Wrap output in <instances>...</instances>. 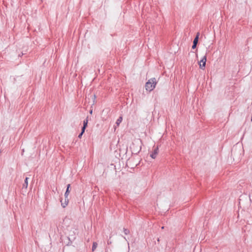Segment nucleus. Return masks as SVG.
Wrapping results in <instances>:
<instances>
[{
  "label": "nucleus",
  "mask_w": 252,
  "mask_h": 252,
  "mask_svg": "<svg viewBox=\"0 0 252 252\" xmlns=\"http://www.w3.org/2000/svg\"><path fill=\"white\" fill-rule=\"evenodd\" d=\"M64 201L63 202V198H61L60 200V202H61L62 206L63 208H65L68 204L69 199H68V196H64Z\"/></svg>",
  "instance_id": "nucleus-5"
},
{
  "label": "nucleus",
  "mask_w": 252,
  "mask_h": 252,
  "mask_svg": "<svg viewBox=\"0 0 252 252\" xmlns=\"http://www.w3.org/2000/svg\"><path fill=\"white\" fill-rule=\"evenodd\" d=\"M141 147H139V149H137V150H135V152H136V154H137L141 151Z\"/></svg>",
  "instance_id": "nucleus-15"
},
{
  "label": "nucleus",
  "mask_w": 252,
  "mask_h": 252,
  "mask_svg": "<svg viewBox=\"0 0 252 252\" xmlns=\"http://www.w3.org/2000/svg\"><path fill=\"white\" fill-rule=\"evenodd\" d=\"M123 231L126 235L128 234L130 232L128 229L125 228H123Z\"/></svg>",
  "instance_id": "nucleus-12"
},
{
  "label": "nucleus",
  "mask_w": 252,
  "mask_h": 252,
  "mask_svg": "<svg viewBox=\"0 0 252 252\" xmlns=\"http://www.w3.org/2000/svg\"><path fill=\"white\" fill-rule=\"evenodd\" d=\"M242 152V149L240 146H234L231 150V156L232 157L234 160L236 158L237 160H239L240 158Z\"/></svg>",
  "instance_id": "nucleus-1"
},
{
  "label": "nucleus",
  "mask_w": 252,
  "mask_h": 252,
  "mask_svg": "<svg viewBox=\"0 0 252 252\" xmlns=\"http://www.w3.org/2000/svg\"><path fill=\"white\" fill-rule=\"evenodd\" d=\"M88 117L83 121V126L87 127L88 126Z\"/></svg>",
  "instance_id": "nucleus-11"
},
{
  "label": "nucleus",
  "mask_w": 252,
  "mask_h": 252,
  "mask_svg": "<svg viewBox=\"0 0 252 252\" xmlns=\"http://www.w3.org/2000/svg\"><path fill=\"white\" fill-rule=\"evenodd\" d=\"M86 127H86V126H83L82 127V129H81V132H82V133H84V132H85V129L86 128Z\"/></svg>",
  "instance_id": "nucleus-13"
},
{
  "label": "nucleus",
  "mask_w": 252,
  "mask_h": 252,
  "mask_svg": "<svg viewBox=\"0 0 252 252\" xmlns=\"http://www.w3.org/2000/svg\"><path fill=\"white\" fill-rule=\"evenodd\" d=\"M107 243H108V245H110V244L112 243V242H111V241H108L107 242Z\"/></svg>",
  "instance_id": "nucleus-18"
},
{
  "label": "nucleus",
  "mask_w": 252,
  "mask_h": 252,
  "mask_svg": "<svg viewBox=\"0 0 252 252\" xmlns=\"http://www.w3.org/2000/svg\"><path fill=\"white\" fill-rule=\"evenodd\" d=\"M86 127H86V126H83L82 127V129H81V132H82V133H84V132H85V129L86 128Z\"/></svg>",
  "instance_id": "nucleus-14"
},
{
  "label": "nucleus",
  "mask_w": 252,
  "mask_h": 252,
  "mask_svg": "<svg viewBox=\"0 0 252 252\" xmlns=\"http://www.w3.org/2000/svg\"><path fill=\"white\" fill-rule=\"evenodd\" d=\"M161 228H162V229H163V228H164V226H162V227H161Z\"/></svg>",
  "instance_id": "nucleus-22"
},
{
  "label": "nucleus",
  "mask_w": 252,
  "mask_h": 252,
  "mask_svg": "<svg viewBox=\"0 0 252 252\" xmlns=\"http://www.w3.org/2000/svg\"><path fill=\"white\" fill-rule=\"evenodd\" d=\"M196 46H197L196 44L193 43V45H192V49H195L196 48Z\"/></svg>",
  "instance_id": "nucleus-16"
},
{
  "label": "nucleus",
  "mask_w": 252,
  "mask_h": 252,
  "mask_svg": "<svg viewBox=\"0 0 252 252\" xmlns=\"http://www.w3.org/2000/svg\"><path fill=\"white\" fill-rule=\"evenodd\" d=\"M199 35H200V33L199 32H198L196 33V34L195 35V38L193 39V44H196V45L197 44L198 42V39H199Z\"/></svg>",
  "instance_id": "nucleus-7"
},
{
  "label": "nucleus",
  "mask_w": 252,
  "mask_h": 252,
  "mask_svg": "<svg viewBox=\"0 0 252 252\" xmlns=\"http://www.w3.org/2000/svg\"><path fill=\"white\" fill-rule=\"evenodd\" d=\"M92 113H93V110H91L90 111V114H92Z\"/></svg>",
  "instance_id": "nucleus-19"
},
{
  "label": "nucleus",
  "mask_w": 252,
  "mask_h": 252,
  "mask_svg": "<svg viewBox=\"0 0 252 252\" xmlns=\"http://www.w3.org/2000/svg\"><path fill=\"white\" fill-rule=\"evenodd\" d=\"M83 134V133L81 132L78 135V138H81Z\"/></svg>",
  "instance_id": "nucleus-17"
},
{
  "label": "nucleus",
  "mask_w": 252,
  "mask_h": 252,
  "mask_svg": "<svg viewBox=\"0 0 252 252\" xmlns=\"http://www.w3.org/2000/svg\"><path fill=\"white\" fill-rule=\"evenodd\" d=\"M28 179H29L28 177H26L25 181H24V183L23 185V189L25 188L26 189L27 188L28 185Z\"/></svg>",
  "instance_id": "nucleus-8"
},
{
  "label": "nucleus",
  "mask_w": 252,
  "mask_h": 252,
  "mask_svg": "<svg viewBox=\"0 0 252 252\" xmlns=\"http://www.w3.org/2000/svg\"><path fill=\"white\" fill-rule=\"evenodd\" d=\"M132 146H133V147L134 146V143H133Z\"/></svg>",
  "instance_id": "nucleus-20"
},
{
  "label": "nucleus",
  "mask_w": 252,
  "mask_h": 252,
  "mask_svg": "<svg viewBox=\"0 0 252 252\" xmlns=\"http://www.w3.org/2000/svg\"><path fill=\"white\" fill-rule=\"evenodd\" d=\"M207 61V57L206 56H204L203 58L200 61L199 64V67L201 69H204L205 66H206V63Z\"/></svg>",
  "instance_id": "nucleus-3"
},
{
  "label": "nucleus",
  "mask_w": 252,
  "mask_h": 252,
  "mask_svg": "<svg viewBox=\"0 0 252 252\" xmlns=\"http://www.w3.org/2000/svg\"><path fill=\"white\" fill-rule=\"evenodd\" d=\"M158 147H157L154 148L153 152L150 155V157L152 158L155 159L156 158L157 155H158Z\"/></svg>",
  "instance_id": "nucleus-4"
},
{
  "label": "nucleus",
  "mask_w": 252,
  "mask_h": 252,
  "mask_svg": "<svg viewBox=\"0 0 252 252\" xmlns=\"http://www.w3.org/2000/svg\"><path fill=\"white\" fill-rule=\"evenodd\" d=\"M122 120H123L122 116L119 117V118L117 120L116 124L117 125V126H118L120 125V124L122 122Z\"/></svg>",
  "instance_id": "nucleus-9"
},
{
  "label": "nucleus",
  "mask_w": 252,
  "mask_h": 252,
  "mask_svg": "<svg viewBox=\"0 0 252 252\" xmlns=\"http://www.w3.org/2000/svg\"><path fill=\"white\" fill-rule=\"evenodd\" d=\"M70 188H71V185L70 184H68L66 186V191L64 193V196H68L70 192Z\"/></svg>",
  "instance_id": "nucleus-6"
},
{
  "label": "nucleus",
  "mask_w": 252,
  "mask_h": 252,
  "mask_svg": "<svg viewBox=\"0 0 252 252\" xmlns=\"http://www.w3.org/2000/svg\"><path fill=\"white\" fill-rule=\"evenodd\" d=\"M97 244L96 242H94L92 246V251L94 252L96 248Z\"/></svg>",
  "instance_id": "nucleus-10"
},
{
  "label": "nucleus",
  "mask_w": 252,
  "mask_h": 252,
  "mask_svg": "<svg viewBox=\"0 0 252 252\" xmlns=\"http://www.w3.org/2000/svg\"><path fill=\"white\" fill-rule=\"evenodd\" d=\"M156 84V79L155 78H152L146 83L145 89L147 91L151 92L154 89Z\"/></svg>",
  "instance_id": "nucleus-2"
},
{
  "label": "nucleus",
  "mask_w": 252,
  "mask_h": 252,
  "mask_svg": "<svg viewBox=\"0 0 252 252\" xmlns=\"http://www.w3.org/2000/svg\"><path fill=\"white\" fill-rule=\"evenodd\" d=\"M124 238L125 240H126L125 237H124Z\"/></svg>",
  "instance_id": "nucleus-21"
}]
</instances>
